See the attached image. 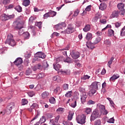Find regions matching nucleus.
<instances>
[{
    "mask_svg": "<svg viewBox=\"0 0 125 125\" xmlns=\"http://www.w3.org/2000/svg\"><path fill=\"white\" fill-rule=\"evenodd\" d=\"M14 106H15V104L13 103L8 104L7 105L6 110L1 112V114H2V116L5 114H7V115L11 114V111L12 109H13Z\"/></svg>",
    "mask_w": 125,
    "mask_h": 125,
    "instance_id": "nucleus-1",
    "label": "nucleus"
},
{
    "mask_svg": "<svg viewBox=\"0 0 125 125\" xmlns=\"http://www.w3.org/2000/svg\"><path fill=\"white\" fill-rule=\"evenodd\" d=\"M13 35L12 34H9L7 36V39L5 42V44H8L11 46H14L16 43L15 42V41L13 39Z\"/></svg>",
    "mask_w": 125,
    "mask_h": 125,
    "instance_id": "nucleus-2",
    "label": "nucleus"
},
{
    "mask_svg": "<svg viewBox=\"0 0 125 125\" xmlns=\"http://www.w3.org/2000/svg\"><path fill=\"white\" fill-rule=\"evenodd\" d=\"M100 118V111L97 109H95L92 113L90 116V121L93 122L97 119Z\"/></svg>",
    "mask_w": 125,
    "mask_h": 125,
    "instance_id": "nucleus-3",
    "label": "nucleus"
},
{
    "mask_svg": "<svg viewBox=\"0 0 125 125\" xmlns=\"http://www.w3.org/2000/svg\"><path fill=\"white\" fill-rule=\"evenodd\" d=\"M86 119V116H85L84 114H82L81 115H78L76 117V121L78 124H80V125H84L85 124V120Z\"/></svg>",
    "mask_w": 125,
    "mask_h": 125,
    "instance_id": "nucleus-4",
    "label": "nucleus"
},
{
    "mask_svg": "<svg viewBox=\"0 0 125 125\" xmlns=\"http://www.w3.org/2000/svg\"><path fill=\"white\" fill-rule=\"evenodd\" d=\"M14 15H6V14H2L0 16L1 21H7L9 19H13L14 18Z\"/></svg>",
    "mask_w": 125,
    "mask_h": 125,
    "instance_id": "nucleus-5",
    "label": "nucleus"
},
{
    "mask_svg": "<svg viewBox=\"0 0 125 125\" xmlns=\"http://www.w3.org/2000/svg\"><path fill=\"white\" fill-rule=\"evenodd\" d=\"M73 32H74V26H73V24L70 23L67 26V29L63 31H62L61 33H63L64 34H72Z\"/></svg>",
    "mask_w": 125,
    "mask_h": 125,
    "instance_id": "nucleus-6",
    "label": "nucleus"
},
{
    "mask_svg": "<svg viewBox=\"0 0 125 125\" xmlns=\"http://www.w3.org/2000/svg\"><path fill=\"white\" fill-rule=\"evenodd\" d=\"M70 55H71V57L73 58V59H78V58L80 57L81 54L78 51L72 50L70 52Z\"/></svg>",
    "mask_w": 125,
    "mask_h": 125,
    "instance_id": "nucleus-7",
    "label": "nucleus"
},
{
    "mask_svg": "<svg viewBox=\"0 0 125 125\" xmlns=\"http://www.w3.org/2000/svg\"><path fill=\"white\" fill-rule=\"evenodd\" d=\"M13 24L15 26V28L16 29V30H19L23 28V25L20 23L19 20H16Z\"/></svg>",
    "mask_w": 125,
    "mask_h": 125,
    "instance_id": "nucleus-8",
    "label": "nucleus"
},
{
    "mask_svg": "<svg viewBox=\"0 0 125 125\" xmlns=\"http://www.w3.org/2000/svg\"><path fill=\"white\" fill-rule=\"evenodd\" d=\"M64 27H66V23H65V22H61L54 25V28L55 29V30H61V29H63Z\"/></svg>",
    "mask_w": 125,
    "mask_h": 125,
    "instance_id": "nucleus-9",
    "label": "nucleus"
},
{
    "mask_svg": "<svg viewBox=\"0 0 125 125\" xmlns=\"http://www.w3.org/2000/svg\"><path fill=\"white\" fill-rule=\"evenodd\" d=\"M88 95V94L87 93H84L81 95V101L82 104H84V103H85Z\"/></svg>",
    "mask_w": 125,
    "mask_h": 125,
    "instance_id": "nucleus-10",
    "label": "nucleus"
},
{
    "mask_svg": "<svg viewBox=\"0 0 125 125\" xmlns=\"http://www.w3.org/2000/svg\"><path fill=\"white\" fill-rule=\"evenodd\" d=\"M42 99H48L50 97V93L48 91H44L41 94Z\"/></svg>",
    "mask_w": 125,
    "mask_h": 125,
    "instance_id": "nucleus-11",
    "label": "nucleus"
},
{
    "mask_svg": "<svg viewBox=\"0 0 125 125\" xmlns=\"http://www.w3.org/2000/svg\"><path fill=\"white\" fill-rule=\"evenodd\" d=\"M35 57H39V58H42V59H44L46 57V55L42 52H38L35 54Z\"/></svg>",
    "mask_w": 125,
    "mask_h": 125,
    "instance_id": "nucleus-12",
    "label": "nucleus"
},
{
    "mask_svg": "<svg viewBox=\"0 0 125 125\" xmlns=\"http://www.w3.org/2000/svg\"><path fill=\"white\" fill-rule=\"evenodd\" d=\"M22 63H23V60L21 58H17L14 62V64L17 66H19V65H21Z\"/></svg>",
    "mask_w": 125,
    "mask_h": 125,
    "instance_id": "nucleus-13",
    "label": "nucleus"
},
{
    "mask_svg": "<svg viewBox=\"0 0 125 125\" xmlns=\"http://www.w3.org/2000/svg\"><path fill=\"white\" fill-rule=\"evenodd\" d=\"M120 15V12L118 10H114L110 15L111 18H118Z\"/></svg>",
    "mask_w": 125,
    "mask_h": 125,
    "instance_id": "nucleus-14",
    "label": "nucleus"
},
{
    "mask_svg": "<svg viewBox=\"0 0 125 125\" xmlns=\"http://www.w3.org/2000/svg\"><path fill=\"white\" fill-rule=\"evenodd\" d=\"M98 83H99V82H94L92 83L91 85V88L97 90L98 89Z\"/></svg>",
    "mask_w": 125,
    "mask_h": 125,
    "instance_id": "nucleus-15",
    "label": "nucleus"
},
{
    "mask_svg": "<svg viewBox=\"0 0 125 125\" xmlns=\"http://www.w3.org/2000/svg\"><path fill=\"white\" fill-rule=\"evenodd\" d=\"M95 43H94V42L93 43L92 42H86V46L88 48H89L90 49H93L94 48H95V47L94 45H95Z\"/></svg>",
    "mask_w": 125,
    "mask_h": 125,
    "instance_id": "nucleus-16",
    "label": "nucleus"
},
{
    "mask_svg": "<svg viewBox=\"0 0 125 125\" xmlns=\"http://www.w3.org/2000/svg\"><path fill=\"white\" fill-rule=\"evenodd\" d=\"M91 29L90 24H86L84 28H83V32H89Z\"/></svg>",
    "mask_w": 125,
    "mask_h": 125,
    "instance_id": "nucleus-17",
    "label": "nucleus"
},
{
    "mask_svg": "<svg viewBox=\"0 0 125 125\" xmlns=\"http://www.w3.org/2000/svg\"><path fill=\"white\" fill-rule=\"evenodd\" d=\"M53 81H56V82H57V83H61V77H60L58 75L53 76Z\"/></svg>",
    "mask_w": 125,
    "mask_h": 125,
    "instance_id": "nucleus-18",
    "label": "nucleus"
},
{
    "mask_svg": "<svg viewBox=\"0 0 125 125\" xmlns=\"http://www.w3.org/2000/svg\"><path fill=\"white\" fill-rule=\"evenodd\" d=\"M97 90L95 89H92V88H91V90L89 91L88 93L89 96L90 97L93 96V95L95 94V93H96Z\"/></svg>",
    "mask_w": 125,
    "mask_h": 125,
    "instance_id": "nucleus-19",
    "label": "nucleus"
},
{
    "mask_svg": "<svg viewBox=\"0 0 125 125\" xmlns=\"http://www.w3.org/2000/svg\"><path fill=\"white\" fill-rule=\"evenodd\" d=\"M107 8V5L105 3H101L100 5L99 9L100 10H105V8Z\"/></svg>",
    "mask_w": 125,
    "mask_h": 125,
    "instance_id": "nucleus-20",
    "label": "nucleus"
},
{
    "mask_svg": "<svg viewBox=\"0 0 125 125\" xmlns=\"http://www.w3.org/2000/svg\"><path fill=\"white\" fill-rule=\"evenodd\" d=\"M64 62H65L66 63H73V59L67 56V58L66 59L63 58Z\"/></svg>",
    "mask_w": 125,
    "mask_h": 125,
    "instance_id": "nucleus-21",
    "label": "nucleus"
},
{
    "mask_svg": "<svg viewBox=\"0 0 125 125\" xmlns=\"http://www.w3.org/2000/svg\"><path fill=\"white\" fill-rule=\"evenodd\" d=\"M53 67L56 71H59V69L61 68V65L59 63H56L53 64Z\"/></svg>",
    "mask_w": 125,
    "mask_h": 125,
    "instance_id": "nucleus-22",
    "label": "nucleus"
},
{
    "mask_svg": "<svg viewBox=\"0 0 125 125\" xmlns=\"http://www.w3.org/2000/svg\"><path fill=\"white\" fill-rule=\"evenodd\" d=\"M120 78V75L118 74H116L113 75L109 79V81H115V80H117Z\"/></svg>",
    "mask_w": 125,
    "mask_h": 125,
    "instance_id": "nucleus-23",
    "label": "nucleus"
},
{
    "mask_svg": "<svg viewBox=\"0 0 125 125\" xmlns=\"http://www.w3.org/2000/svg\"><path fill=\"white\" fill-rule=\"evenodd\" d=\"M73 116H74V112H73L72 111H70L67 116L68 121H72L73 119Z\"/></svg>",
    "mask_w": 125,
    "mask_h": 125,
    "instance_id": "nucleus-24",
    "label": "nucleus"
},
{
    "mask_svg": "<svg viewBox=\"0 0 125 125\" xmlns=\"http://www.w3.org/2000/svg\"><path fill=\"white\" fill-rule=\"evenodd\" d=\"M45 122H46V118H45V116H43L40 118V120L38 122L39 123V124L42 125V124H44Z\"/></svg>",
    "mask_w": 125,
    "mask_h": 125,
    "instance_id": "nucleus-25",
    "label": "nucleus"
},
{
    "mask_svg": "<svg viewBox=\"0 0 125 125\" xmlns=\"http://www.w3.org/2000/svg\"><path fill=\"white\" fill-rule=\"evenodd\" d=\"M58 74H59V75H69V72H68V70H59L58 72Z\"/></svg>",
    "mask_w": 125,
    "mask_h": 125,
    "instance_id": "nucleus-26",
    "label": "nucleus"
},
{
    "mask_svg": "<svg viewBox=\"0 0 125 125\" xmlns=\"http://www.w3.org/2000/svg\"><path fill=\"white\" fill-rule=\"evenodd\" d=\"M65 111V108L63 107H59L57 110L56 112L58 114H63Z\"/></svg>",
    "mask_w": 125,
    "mask_h": 125,
    "instance_id": "nucleus-27",
    "label": "nucleus"
},
{
    "mask_svg": "<svg viewBox=\"0 0 125 125\" xmlns=\"http://www.w3.org/2000/svg\"><path fill=\"white\" fill-rule=\"evenodd\" d=\"M85 39L87 41H91L92 39V34L88 32L86 35Z\"/></svg>",
    "mask_w": 125,
    "mask_h": 125,
    "instance_id": "nucleus-28",
    "label": "nucleus"
},
{
    "mask_svg": "<svg viewBox=\"0 0 125 125\" xmlns=\"http://www.w3.org/2000/svg\"><path fill=\"white\" fill-rule=\"evenodd\" d=\"M67 50H69V47H66L65 48L62 49V51L63 55H64L65 56H68V55H67Z\"/></svg>",
    "mask_w": 125,
    "mask_h": 125,
    "instance_id": "nucleus-29",
    "label": "nucleus"
},
{
    "mask_svg": "<svg viewBox=\"0 0 125 125\" xmlns=\"http://www.w3.org/2000/svg\"><path fill=\"white\" fill-rule=\"evenodd\" d=\"M30 0H24L23 1L22 5L28 6V5H30Z\"/></svg>",
    "mask_w": 125,
    "mask_h": 125,
    "instance_id": "nucleus-30",
    "label": "nucleus"
},
{
    "mask_svg": "<svg viewBox=\"0 0 125 125\" xmlns=\"http://www.w3.org/2000/svg\"><path fill=\"white\" fill-rule=\"evenodd\" d=\"M41 115V111L37 110L36 115L34 118H33L31 122H33V121H35V120H37L39 117H40V115Z\"/></svg>",
    "mask_w": 125,
    "mask_h": 125,
    "instance_id": "nucleus-31",
    "label": "nucleus"
},
{
    "mask_svg": "<svg viewBox=\"0 0 125 125\" xmlns=\"http://www.w3.org/2000/svg\"><path fill=\"white\" fill-rule=\"evenodd\" d=\"M114 59H115V58H114V57H112L109 60V61L108 62L107 65L109 68H111V65H112Z\"/></svg>",
    "mask_w": 125,
    "mask_h": 125,
    "instance_id": "nucleus-32",
    "label": "nucleus"
},
{
    "mask_svg": "<svg viewBox=\"0 0 125 125\" xmlns=\"http://www.w3.org/2000/svg\"><path fill=\"white\" fill-rule=\"evenodd\" d=\"M49 13L50 14V17H54V16H56V14H57V13L55 11L50 10L49 11Z\"/></svg>",
    "mask_w": 125,
    "mask_h": 125,
    "instance_id": "nucleus-33",
    "label": "nucleus"
},
{
    "mask_svg": "<svg viewBox=\"0 0 125 125\" xmlns=\"http://www.w3.org/2000/svg\"><path fill=\"white\" fill-rule=\"evenodd\" d=\"M72 94H73V91H69L66 93V94L65 95V97L70 98V97H72Z\"/></svg>",
    "mask_w": 125,
    "mask_h": 125,
    "instance_id": "nucleus-34",
    "label": "nucleus"
},
{
    "mask_svg": "<svg viewBox=\"0 0 125 125\" xmlns=\"http://www.w3.org/2000/svg\"><path fill=\"white\" fill-rule=\"evenodd\" d=\"M14 9L15 10L17 11L18 12H22V7H21L20 5L16 6Z\"/></svg>",
    "mask_w": 125,
    "mask_h": 125,
    "instance_id": "nucleus-35",
    "label": "nucleus"
},
{
    "mask_svg": "<svg viewBox=\"0 0 125 125\" xmlns=\"http://www.w3.org/2000/svg\"><path fill=\"white\" fill-rule=\"evenodd\" d=\"M49 102H50L51 104H55V103H56V101L54 97H52L49 99Z\"/></svg>",
    "mask_w": 125,
    "mask_h": 125,
    "instance_id": "nucleus-36",
    "label": "nucleus"
},
{
    "mask_svg": "<svg viewBox=\"0 0 125 125\" xmlns=\"http://www.w3.org/2000/svg\"><path fill=\"white\" fill-rule=\"evenodd\" d=\"M114 30L112 29H108V36H109V37H113V36H114Z\"/></svg>",
    "mask_w": 125,
    "mask_h": 125,
    "instance_id": "nucleus-37",
    "label": "nucleus"
},
{
    "mask_svg": "<svg viewBox=\"0 0 125 125\" xmlns=\"http://www.w3.org/2000/svg\"><path fill=\"white\" fill-rule=\"evenodd\" d=\"M48 64L47 63V62H43L42 64V67L43 69H46V68H48Z\"/></svg>",
    "mask_w": 125,
    "mask_h": 125,
    "instance_id": "nucleus-38",
    "label": "nucleus"
},
{
    "mask_svg": "<svg viewBox=\"0 0 125 125\" xmlns=\"http://www.w3.org/2000/svg\"><path fill=\"white\" fill-rule=\"evenodd\" d=\"M63 60H64V57H59L56 59V63H59V62H61V61H63Z\"/></svg>",
    "mask_w": 125,
    "mask_h": 125,
    "instance_id": "nucleus-39",
    "label": "nucleus"
},
{
    "mask_svg": "<svg viewBox=\"0 0 125 125\" xmlns=\"http://www.w3.org/2000/svg\"><path fill=\"white\" fill-rule=\"evenodd\" d=\"M79 13H80V10L78 9H77L74 12L73 15L72 16L73 18L74 17H77L79 15Z\"/></svg>",
    "mask_w": 125,
    "mask_h": 125,
    "instance_id": "nucleus-40",
    "label": "nucleus"
},
{
    "mask_svg": "<svg viewBox=\"0 0 125 125\" xmlns=\"http://www.w3.org/2000/svg\"><path fill=\"white\" fill-rule=\"evenodd\" d=\"M23 35L25 40H28L30 38V33L28 32H25Z\"/></svg>",
    "mask_w": 125,
    "mask_h": 125,
    "instance_id": "nucleus-41",
    "label": "nucleus"
},
{
    "mask_svg": "<svg viewBox=\"0 0 125 125\" xmlns=\"http://www.w3.org/2000/svg\"><path fill=\"white\" fill-rule=\"evenodd\" d=\"M117 7L119 9H124V8L125 7V5H124L123 3H119L117 5Z\"/></svg>",
    "mask_w": 125,
    "mask_h": 125,
    "instance_id": "nucleus-42",
    "label": "nucleus"
},
{
    "mask_svg": "<svg viewBox=\"0 0 125 125\" xmlns=\"http://www.w3.org/2000/svg\"><path fill=\"white\" fill-rule=\"evenodd\" d=\"M94 125H101V120H100V119L96 120L94 122Z\"/></svg>",
    "mask_w": 125,
    "mask_h": 125,
    "instance_id": "nucleus-43",
    "label": "nucleus"
},
{
    "mask_svg": "<svg viewBox=\"0 0 125 125\" xmlns=\"http://www.w3.org/2000/svg\"><path fill=\"white\" fill-rule=\"evenodd\" d=\"M104 44L110 46V45H111V41H110L109 40H106L104 41Z\"/></svg>",
    "mask_w": 125,
    "mask_h": 125,
    "instance_id": "nucleus-44",
    "label": "nucleus"
},
{
    "mask_svg": "<svg viewBox=\"0 0 125 125\" xmlns=\"http://www.w3.org/2000/svg\"><path fill=\"white\" fill-rule=\"evenodd\" d=\"M39 107V105L37 103H34L31 106V109H37Z\"/></svg>",
    "mask_w": 125,
    "mask_h": 125,
    "instance_id": "nucleus-45",
    "label": "nucleus"
},
{
    "mask_svg": "<svg viewBox=\"0 0 125 125\" xmlns=\"http://www.w3.org/2000/svg\"><path fill=\"white\" fill-rule=\"evenodd\" d=\"M27 94L29 96H30V97H33V96L35 95V92H34L33 91H31L28 92L27 93Z\"/></svg>",
    "mask_w": 125,
    "mask_h": 125,
    "instance_id": "nucleus-46",
    "label": "nucleus"
},
{
    "mask_svg": "<svg viewBox=\"0 0 125 125\" xmlns=\"http://www.w3.org/2000/svg\"><path fill=\"white\" fill-rule=\"evenodd\" d=\"M28 104V100L25 99H23L21 101V105H24Z\"/></svg>",
    "mask_w": 125,
    "mask_h": 125,
    "instance_id": "nucleus-47",
    "label": "nucleus"
},
{
    "mask_svg": "<svg viewBox=\"0 0 125 125\" xmlns=\"http://www.w3.org/2000/svg\"><path fill=\"white\" fill-rule=\"evenodd\" d=\"M32 74V70L30 69H28L26 70L25 72L26 76H30Z\"/></svg>",
    "mask_w": 125,
    "mask_h": 125,
    "instance_id": "nucleus-48",
    "label": "nucleus"
},
{
    "mask_svg": "<svg viewBox=\"0 0 125 125\" xmlns=\"http://www.w3.org/2000/svg\"><path fill=\"white\" fill-rule=\"evenodd\" d=\"M90 78V76L87 75H84L81 79L82 80L85 81V80H89Z\"/></svg>",
    "mask_w": 125,
    "mask_h": 125,
    "instance_id": "nucleus-49",
    "label": "nucleus"
},
{
    "mask_svg": "<svg viewBox=\"0 0 125 125\" xmlns=\"http://www.w3.org/2000/svg\"><path fill=\"white\" fill-rule=\"evenodd\" d=\"M36 26H37L39 29H42V21L38 22L36 23Z\"/></svg>",
    "mask_w": 125,
    "mask_h": 125,
    "instance_id": "nucleus-50",
    "label": "nucleus"
},
{
    "mask_svg": "<svg viewBox=\"0 0 125 125\" xmlns=\"http://www.w3.org/2000/svg\"><path fill=\"white\" fill-rule=\"evenodd\" d=\"M98 19H99V16H95L94 18H93L92 21L94 22V23H96V22H97V21H98Z\"/></svg>",
    "mask_w": 125,
    "mask_h": 125,
    "instance_id": "nucleus-51",
    "label": "nucleus"
},
{
    "mask_svg": "<svg viewBox=\"0 0 125 125\" xmlns=\"http://www.w3.org/2000/svg\"><path fill=\"white\" fill-rule=\"evenodd\" d=\"M91 108L90 107L86 108L85 113H86L87 115H89L91 113Z\"/></svg>",
    "mask_w": 125,
    "mask_h": 125,
    "instance_id": "nucleus-52",
    "label": "nucleus"
},
{
    "mask_svg": "<svg viewBox=\"0 0 125 125\" xmlns=\"http://www.w3.org/2000/svg\"><path fill=\"white\" fill-rule=\"evenodd\" d=\"M36 66L38 70H42V69H43V68L42 67V64L41 63H38L36 64Z\"/></svg>",
    "mask_w": 125,
    "mask_h": 125,
    "instance_id": "nucleus-53",
    "label": "nucleus"
},
{
    "mask_svg": "<svg viewBox=\"0 0 125 125\" xmlns=\"http://www.w3.org/2000/svg\"><path fill=\"white\" fill-rule=\"evenodd\" d=\"M98 106H99L100 110H101L102 111H104V110H105V106L100 104H98Z\"/></svg>",
    "mask_w": 125,
    "mask_h": 125,
    "instance_id": "nucleus-54",
    "label": "nucleus"
},
{
    "mask_svg": "<svg viewBox=\"0 0 125 125\" xmlns=\"http://www.w3.org/2000/svg\"><path fill=\"white\" fill-rule=\"evenodd\" d=\"M100 41H101V38L97 37L94 41V43H95L96 44L98 43V42H100Z\"/></svg>",
    "mask_w": 125,
    "mask_h": 125,
    "instance_id": "nucleus-55",
    "label": "nucleus"
},
{
    "mask_svg": "<svg viewBox=\"0 0 125 125\" xmlns=\"http://www.w3.org/2000/svg\"><path fill=\"white\" fill-rule=\"evenodd\" d=\"M63 88L64 90H68L69 89V85L68 84H64L63 85Z\"/></svg>",
    "mask_w": 125,
    "mask_h": 125,
    "instance_id": "nucleus-56",
    "label": "nucleus"
},
{
    "mask_svg": "<svg viewBox=\"0 0 125 125\" xmlns=\"http://www.w3.org/2000/svg\"><path fill=\"white\" fill-rule=\"evenodd\" d=\"M94 104H95V102H94L91 100H89L87 102L88 105H93Z\"/></svg>",
    "mask_w": 125,
    "mask_h": 125,
    "instance_id": "nucleus-57",
    "label": "nucleus"
},
{
    "mask_svg": "<svg viewBox=\"0 0 125 125\" xmlns=\"http://www.w3.org/2000/svg\"><path fill=\"white\" fill-rule=\"evenodd\" d=\"M100 22L101 24H103V25H104L107 23V21L105 19H101L100 20Z\"/></svg>",
    "mask_w": 125,
    "mask_h": 125,
    "instance_id": "nucleus-58",
    "label": "nucleus"
},
{
    "mask_svg": "<svg viewBox=\"0 0 125 125\" xmlns=\"http://www.w3.org/2000/svg\"><path fill=\"white\" fill-rule=\"evenodd\" d=\"M79 91H80V92H82V94H83V93H85V89H84V88L80 87Z\"/></svg>",
    "mask_w": 125,
    "mask_h": 125,
    "instance_id": "nucleus-59",
    "label": "nucleus"
},
{
    "mask_svg": "<svg viewBox=\"0 0 125 125\" xmlns=\"http://www.w3.org/2000/svg\"><path fill=\"white\" fill-rule=\"evenodd\" d=\"M115 122V119H114V117H112L108 120L107 121V123H109L110 124H114V122Z\"/></svg>",
    "mask_w": 125,
    "mask_h": 125,
    "instance_id": "nucleus-60",
    "label": "nucleus"
},
{
    "mask_svg": "<svg viewBox=\"0 0 125 125\" xmlns=\"http://www.w3.org/2000/svg\"><path fill=\"white\" fill-rule=\"evenodd\" d=\"M43 17H44V19H47V18H48V17H50L49 12H48V13L45 14L43 15Z\"/></svg>",
    "mask_w": 125,
    "mask_h": 125,
    "instance_id": "nucleus-61",
    "label": "nucleus"
},
{
    "mask_svg": "<svg viewBox=\"0 0 125 125\" xmlns=\"http://www.w3.org/2000/svg\"><path fill=\"white\" fill-rule=\"evenodd\" d=\"M119 15H125V9H123L122 10L119 11Z\"/></svg>",
    "mask_w": 125,
    "mask_h": 125,
    "instance_id": "nucleus-62",
    "label": "nucleus"
},
{
    "mask_svg": "<svg viewBox=\"0 0 125 125\" xmlns=\"http://www.w3.org/2000/svg\"><path fill=\"white\" fill-rule=\"evenodd\" d=\"M10 2V0H3L2 3L3 4H8Z\"/></svg>",
    "mask_w": 125,
    "mask_h": 125,
    "instance_id": "nucleus-63",
    "label": "nucleus"
},
{
    "mask_svg": "<svg viewBox=\"0 0 125 125\" xmlns=\"http://www.w3.org/2000/svg\"><path fill=\"white\" fill-rule=\"evenodd\" d=\"M85 10L86 11H90V10H91V5L87 6L85 9Z\"/></svg>",
    "mask_w": 125,
    "mask_h": 125,
    "instance_id": "nucleus-64",
    "label": "nucleus"
}]
</instances>
